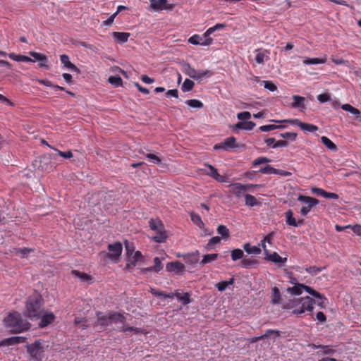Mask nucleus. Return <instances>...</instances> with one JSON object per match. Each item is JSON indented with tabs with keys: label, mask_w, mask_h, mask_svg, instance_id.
<instances>
[{
	"label": "nucleus",
	"mask_w": 361,
	"mask_h": 361,
	"mask_svg": "<svg viewBox=\"0 0 361 361\" xmlns=\"http://www.w3.org/2000/svg\"><path fill=\"white\" fill-rule=\"evenodd\" d=\"M125 317L120 313L109 312L107 314L99 313L97 314V321L95 324V328L98 331H102L104 327L116 325V330L123 331L126 334L128 332H133L134 334H139L141 330L134 327H127L124 325Z\"/></svg>",
	"instance_id": "obj_1"
},
{
	"label": "nucleus",
	"mask_w": 361,
	"mask_h": 361,
	"mask_svg": "<svg viewBox=\"0 0 361 361\" xmlns=\"http://www.w3.org/2000/svg\"><path fill=\"white\" fill-rule=\"evenodd\" d=\"M42 296L39 293H35L27 300L25 314L32 320L39 319L42 313Z\"/></svg>",
	"instance_id": "obj_2"
},
{
	"label": "nucleus",
	"mask_w": 361,
	"mask_h": 361,
	"mask_svg": "<svg viewBox=\"0 0 361 361\" xmlns=\"http://www.w3.org/2000/svg\"><path fill=\"white\" fill-rule=\"evenodd\" d=\"M4 322L5 326L13 333L22 332L30 327V324L23 320L20 314L16 312L10 313Z\"/></svg>",
	"instance_id": "obj_3"
},
{
	"label": "nucleus",
	"mask_w": 361,
	"mask_h": 361,
	"mask_svg": "<svg viewBox=\"0 0 361 361\" xmlns=\"http://www.w3.org/2000/svg\"><path fill=\"white\" fill-rule=\"evenodd\" d=\"M27 350L31 357L35 361H42L44 357V353L49 349V342L37 340L32 344L26 345Z\"/></svg>",
	"instance_id": "obj_4"
},
{
	"label": "nucleus",
	"mask_w": 361,
	"mask_h": 361,
	"mask_svg": "<svg viewBox=\"0 0 361 361\" xmlns=\"http://www.w3.org/2000/svg\"><path fill=\"white\" fill-rule=\"evenodd\" d=\"M126 250L127 255L126 267L132 269L136 266L142 264L143 257L140 251H135V247L132 243L126 242Z\"/></svg>",
	"instance_id": "obj_5"
},
{
	"label": "nucleus",
	"mask_w": 361,
	"mask_h": 361,
	"mask_svg": "<svg viewBox=\"0 0 361 361\" xmlns=\"http://www.w3.org/2000/svg\"><path fill=\"white\" fill-rule=\"evenodd\" d=\"M149 226L156 233L155 235L153 236L155 242L163 243L168 238L167 232L160 220L151 219L149 221Z\"/></svg>",
	"instance_id": "obj_6"
},
{
	"label": "nucleus",
	"mask_w": 361,
	"mask_h": 361,
	"mask_svg": "<svg viewBox=\"0 0 361 361\" xmlns=\"http://www.w3.org/2000/svg\"><path fill=\"white\" fill-rule=\"evenodd\" d=\"M182 71L185 75L195 80H201L204 77H210L213 75V73L209 70L197 71L189 63H185L183 65Z\"/></svg>",
	"instance_id": "obj_7"
},
{
	"label": "nucleus",
	"mask_w": 361,
	"mask_h": 361,
	"mask_svg": "<svg viewBox=\"0 0 361 361\" xmlns=\"http://www.w3.org/2000/svg\"><path fill=\"white\" fill-rule=\"evenodd\" d=\"M298 200L304 204L300 209L302 216H306L319 203L317 199L305 195H299Z\"/></svg>",
	"instance_id": "obj_8"
},
{
	"label": "nucleus",
	"mask_w": 361,
	"mask_h": 361,
	"mask_svg": "<svg viewBox=\"0 0 361 361\" xmlns=\"http://www.w3.org/2000/svg\"><path fill=\"white\" fill-rule=\"evenodd\" d=\"M271 121L277 123H290L293 125H296L300 127L302 130L314 133L318 130V127L313 124L305 123L301 122L298 119H285V120H272Z\"/></svg>",
	"instance_id": "obj_9"
},
{
	"label": "nucleus",
	"mask_w": 361,
	"mask_h": 361,
	"mask_svg": "<svg viewBox=\"0 0 361 361\" xmlns=\"http://www.w3.org/2000/svg\"><path fill=\"white\" fill-rule=\"evenodd\" d=\"M303 290H305L307 293H308L309 294L314 297L321 298V294L319 292L303 284H295L294 286L288 288V292H289L291 294L298 295L302 293Z\"/></svg>",
	"instance_id": "obj_10"
},
{
	"label": "nucleus",
	"mask_w": 361,
	"mask_h": 361,
	"mask_svg": "<svg viewBox=\"0 0 361 361\" xmlns=\"http://www.w3.org/2000/svg\"><path fill=\"white\" fill-rule=\"evenodd\" d=\"M108 257L114 262H118L122 253L123 247L121 243L116 242L108 246Z\"/></svg>",
	"instance_id": "obj_11"
},
{
	"label": "nucleus",
	"mask_w": 361,
	"mask_h": 361,
	"mask_svg": "<svg viewBox=\"0 0 361 361\" xmlns=\"http://www.w3.org/2000/svg\"><path fill=\"white\" fill-rule=\"evenodd\" d=\"M237 147L236 139L234 137H229L223 142L216 144L214 149L216 150L221 149L224 151H230Z\"/></svg>",
	"instance_id": "obj_12"
},
{
	"label": "nucleus",
	"mask_w": 361,
	"mask_h": 361,
	"mask_svg": "<svg viewBox=\"0 0 361 361\" xmlns=\"http://www.w3.org/2000/svg\"><path fill=\"white\" fill-rule=\"evenodd\" d=\"M150 2L151 8L155 11H160L162 10L171 11L174 8L173 4H169L168 0H149Z\"/></svg>",
	"instance_id": "obj_13"
},
{
	"label": "nucleus",
	"mask_w": 361,
	"mask_h": 361,
	"mask_svg": "<svg viewBox=\"0 0 361 361\" xmlns=\"http://www.w3.org/2000/svg\"><path fill=\"white\" fill-rule=\"evenodd\" d=\"M190 218H191L192 221L202 231L203 235H209L212 234V231L208 230L205 227L204 224L202 222L200 216L198 214H195V213H191Z\"/></svg>",
	"instance_id": "obj_14"
},
{
	"label": "nucleus",
	"mask_w": 361,
	"mask_h": 361,
	"mask_svg": "<svg viewBox=\"0 0 361 361\" xmlns=\"http://www.w3.org/2000/svg\"><path fill=\"white\" fill-rule=\"evenodd\" d=\"M255 126V123L252 121H240L231 127L233 132L237 133L238 130H251Z\"/></svg>",
	"instance_id": "obj_15"
},
{
	"label": "nucleus",
	"mask_w": 361,
	"mask_h": 361,
	"mask_svg": "<svg viewBox=\"0 0 361 361\" xmlns=\"http://www.w3.org/2000/svg\"><path fill=\"white\" fill-rule=\"evenodd\" d=\"M295 302H298V305L302 304L305 310L312 311L314 307V301L307 296L302 298H295Z\"/></svg>",
	"instance_id": "obj_16"
},
{
	"label": "nucleus",
	"mask_w": 361,
	"mask_h": 361,
	"mask_svg": "<svg viewBox=\"0 0 361 361\" xmlns=\"http://www.w3.org/2000/svg\"><path fill=\"white\" fill-rule=\"evenodd\" d=\"M184 265L178 261L168 263L166 267V269L168 271L175 274H179L182 272L184 270Z\"/></svg>",
	"instance_id": "obj_17"
},
{
	"label": "nucleus",
	"mask_w": 361,
	"mask_h": 361,
	"mask_svg": "<svg viewBox=\"0 0 361 361\" xmlns=\"http://www.w3.org/2000/svg\"><path fill=\"white\" fill-rule=\"evenodd\" d=\"M42 319L41 322L39 324L40 327H45L48 326L49 324L54 322L55 317L54 314L51 312H43L41 314Z\"/></svg>",
	"instance_id": "obj_18"
},
{
	"label": "nucleus",
	"mask_w": 361,
	"mask_h": 361,
	"mask_svg": "<svg viewBox=\"0 0 361 361\" xmlns=\"http://www.w3.org/2000/svg\"><path fill=\"white\" fill-rule=\"evenodd\" d=\"M60 60L61 63L71 70V71L75 72L77 73H80V69L73 63H72L69 60V56L66 54H62L60 56Z\"/></svg>",
	"instance_id": "obj_19"
},
{
	"label": "nucleus",
	"mask_w": 361,
	"mask_h": 361,
	"mask_svg": "<svg viewBox=\"0 0 361 361\" xmlns=\"http://www.w3.org/2000/svg\"><path fill=\"white\" fill-rule=\"evenodd\" d=\"M250 187V185H242L240 183H236L233 185L232 188L230 190V192L236 197H239L241 196L242 193L248 190Z\"/></svg>",
	"instance_id": "obj_20"
},
{
	"label": "nucleus",
	"mask_w": 361,
	"mask_h": 361,
	"mask_svg": "<svg viewBox=\"0 0 361 361\" xmlns=\"http://www.w3.org/2000/svg\"><path fill=\"white\" fill-rule=\"evenodd\" d=\"M265 259L271 261L275 264H285L287 262V257H282L278 253H268L265 256Z\"/></svg>",
	"instance_id": "obj_21"
},
{
	"label": "nucleus",
	"mask_w": 361,
	"mask_h": 361,
	"mask_svg": "<svg viewBox=\"0 0 361 361\" xmlns=\"http://www.w3.org/2000/svg\"><path fill=\"white\" fill-rule=\"evenodd\" d=\"M154 265L153 267L146 268V269H142L141 270V272L142 274H147L149 271H154L156 273H159L163 269V265H162L161 261L159 257H155L154 259Z\"/></svg>",
	"instance_id": "obj_22"
},
{
	"label": "nucleus",
	"mask_w": 361,
	"mask_h": 361,
	"mask_svg": "<svg viewBox=\"0 0 361 361\" xmlns=\"http://www.w3.org/2000/svg\"><path fill=\"white\" fill-rule=\"evenodd\" d=\"M111 35L118 43L123 44L128 41L130 34L124 32H113Z\"/></svg>",
	"instance_id": "obj_23"
},
{
	"label": "nucleus",
	"mask_w": 361,
	"mask_h": 361,
	"mask_svg": "<svg viewBox=\"0 0 361 361\" xmlns=\"http://www.w3.org/2000/svg\"><path fill=\"white\" fill-rule=\"evenodd\" d=\"M259 171L262 173H274V174H279L281 176H289L290 173L283 171V170H278L276 169L272 168L270 166H266L265 167H262L259 169Z\"/></svg>",
	"instance_id": "obj_24"
},
{
	"label": "nucleus",
	"mask_w": 361,
	"mask_h": 361,
	"mask_svg": "<svg viewBox=\"0 0 361 361\" xmlns=\"http://www.w3.org/2000/svg\"><path fill=\"white\" fill-rule=\"evenodd\" d=\"M341 108L343 110L346 111L354 115L357 120L360 121H361V111L358 109L353 106L349 104H343Z\"/></svg>",
	"instance_id": "obj_25"
},
{
	"label": "nucleus",
	"mask_w": 361,
	"mask_h": 361,
	"mask_svg": "<svg viewBox=\"0 0 361 361\" xmlns=\"http://www.w3.org/2000/svg\"><path fill=\"white\" fill-rule=\"evenodd\" d=\"M293 102L291 104V106L295 109H301L302 110L305 109V106L304 104L305 97L293 95Z\"/></svg>",
	"instance_id": "obj_26"
},
{
	"label": "nucleus",
	"mask_w": 361,
	"mask_h": 361,
	"mask_svg": "<svg viewBox=\"0 0 361 361\" xmlns=\"http://www.w3.org/2000/svg\"><path fill=\"white\" fill-rule=\"evenodd\" d=\"M25 341V338L22 336H13L9 338L3 340L0 345H12L16 343H22Z\"/></svg>",
	"instance_id": "obj_27"
},
{
	"label": "nucleus",
	"mask_w": 361,
	"mask_h": 361,
	"mask_svg": "<svg viewBox=\"0 0 361 361\" xmlns=\"http://www.w3.org/2000/svg\"><path fill=\"white\" fill-rule=\"evenodd\" d=\"M288 307L292 309L293 312L297 314H302L305 311L302 304L298 305V302H295V299L289 302Z\"/></svg>",
	"instance_id": "obj_28"
},
{
	"label": "nucleus",
	"mask_w": 361,
	"mask_h": 361,
	"mask_svg": "<svg viewBox=\"0 0 361 361\" xmlns=\"http://www.w3.org/2000/svg\"><path fill=\"white\" fill-rule=\"evenodd\" d=\"M8 57L18 62H35L31 58L21 54H16L15 53L8 54Z\"/></svg>",
	"instance_id": "obj_29"
},
{
	"label": "nucleus",
	"mask_w": 361,
	"mask_h": 361,
	"mask_svg": "<svg viewBox=\"0 0 361 361\" xmlns=\"http://www.w3.org/2000/svg\"><path fill=\"white\" fill-rule=\"evenodd\" d=\"M279 336V331L274 330H268L264 335L258 337H252L250 338V342L254 343L263 338H276Z\"/></svg>",
	"instance_id": "obj_30"
},
{
	"label": "nucleus",
	"mask_w": 361,
	"mask_h": 361,
	"mask_svg": "<svg viewBox=\"0 0 361 361\" xmlns=\"http://www.w3.org/2000/svg\"><path fill=\"white\" fill-rule=\"evenodd\" d=\"M286 223L287 224L297 227L299 224H302V221H300L298 223L296 221L295 219L293 217V212L292 210L289 209L285 213Z\"/></svg>",
	"instance_id": "obj_31"
},
{
	"label": "nucleus",
	"mask_w": 361,
	"mask_h": 361,
	"mask_svg": "<svg viewBox=\"0 0 361 361\" xmlns=\"http://www.w3.org/2000/svg\"><path fill=\"white\" fill-rule=\"evenodd\" d=\"M219 255L216 253L207 254L202 256V259L200 262V265L204 266L207 264L211 263L216 260Z\"/></svg>",
	"instance_id": "obj_32"
},
{
	"label": "nucleus",
	"mask_w": 361,
	"mask_h": 361,
	"mask_svg": "<svg viewBox=\"0 0 361 361\" xmlns=\"http://www.w3.org/2000/svg\"><path fill=\"white\" fill-rule=\"evenodd\" d=\"M209 171L207 172V173L210 176H212V178H214V179H216V180H218L219 182H221V183L226 182V177L219 175L217 173L216 170L215 169H214L212 166H209Z\"/></svg>",
	"instance_id": "obj_33"
},
{
	"label": "nucleus",
	"mask_w": 361,
	"mask_h": 361,
	"mask_svg": "<svg viewBox=\"0 0 361 361\" xmlns=\"http://www.w3.org/2000/svg\"><path fill=\"white\" fill-rule=\"evenodd\" d=\"M245 251L248 254L259 255L261 253V249L257 246H252L249 243L243 245Z\"/></svg>",
	"instance_id": "obj_34"
},
{
	"label": "nucleus",
	"mask_w": 361,
	"mask_h": 361,
	"mask_svg": "<svg viewBox=\"0 0 361 361\" xmlns=\"http://www.w3.org/2000/svg\"><path fill=\"white\" fill-rule=\"evenodd\" d=\"M326 58H324V59H320V58L310 59V58H306L303 61V63L305 65H315V64H322V63H326Z\"/></svg>",
	"instance_id": "obj_35"
},
{
	"label": "nucleus",
	"mask_w": 361,
	"mask_h": 361,
	"mask_svg": "<svg viewBox=\"0 0 361 361\" xmlns=\"http://www.w3.org/2000/svg\"><path fill=\"white\" fill-rule=\"evenodd\" d=\"M271 243V234H269L264 238V239L261 242V246L264 250L265 256L269 253L267 247V245H270Z\"/></svg>",
	"instance_id": "obj_36"
},
{
	"label": "nucleus",
	"mask_w": 361,
	"mask_h": 361,
	"mask_svg": "<svg viewBox=\"0 0 361 361\" xmlns=\"http://www.w3.org/2000/svg\"><path fill=\"white\" fill-rule=\"evenodd\" d=\"M217 233L219 234L223 239L227 240L229 238L230 232L229 230L226 228V226L224 225H220L217 228Z\"/></svg>",
	"instance_id": "obj_37"
},
{
	"label": "nucleus",
	"mask_w": 361,
	"mask_h": 361,
	"mask_svg": "<svg viewBox=\"0 0 361 361\" xmlns=\"http://www.w3.org/2000/svg\"><path fill=\"white\" fill-rule=\"evenodd\" d=\"M322 142L330 150L335 151L337 147L336 145L327 137L322 136L321 137Z\"/></svg>",
	"instance_id": "obj_38"
},
{
	"label": "nucleus",
	"mask_w": 361,
	"mask_h": 361,
	"mask_svg": "<svg viewBox=\"0 0 361 361\" xmlns=\"http://www.w3.org/2000/svg\"><path fill=\"white\" fill-rule=\"evenodd\" d=\"M195 85V83L192 80L190 79H185L182 85L181 90L184 92H189L192 90Z\"/></svg>",
	"instance_id": "obj_39"
},
{
	"label": "nucleus",
	"mask_w": 361,
	"mask_h": 361,
	"mask_svg": "<svg viewBox=\"0 0 361 361\" xmlns=\"http://www.w3.org/2000/svg\"><path fill=\"white\" fill-rule=\"evenodd\" d=\"M173 297L176 296L177 299L180 301L183 305H186L190 302V296L188 293L181 295L179 293L173 294Z\"/></svg>",
	"instance_id": "obj_40"
},
{
	"label": "nucleus",
	"mask_w": 361,
	"mask_h": 361,
	"mask_svg": "<svg viewBox=\"0 0 361 361\" xmlns=\"http://www.w3.org/2000/svg\"><path fill=\"white\" fill-rule=\"evenodd\" d=\"M185 103L190 107H192V108H197V109H201L203 107V103L198 100V99H188L185 102Z\"/></svg>",
	"instance_id": "obj_41"
},
{
	"label": "nucleus",
	"mask_w": 361,
	"mask_h": 361,
	"mask_svg": "<svg viewBox=\"0 0 361 361\" xmlns=\"http://www.w3.org/2000/svg\"><path fill=\"white\" fill-rule=\"evenodd\" d=\"M284 128V126H279V125L270 124V125H264V126H260L259 130L262 132H269V131H271V130H276L278 128Z\"/></svg>",
	"instance_id": "obj_42"
},
{
	"label": "nucleus",
	"mask_w": 361,
	"mask_h": 361,
	"mask_svg": "<svg viewBox=\"0 0 361 361\" xmlns=\"http://www.w3.org/2000/svg\"><path fill=\"white\" fill-rule=\"evenodd\" d=\"M231 255L232 260L236 261L241 259L243 257L244 253L243 251L240 249H235L231 251Z\"/></svg>",
	"instance_id": "obj_43"
},
{
	"label": "nucleus",
	"mask_w": 361,
	"mask_h": 361,
	"mask_svg": "<svg viewBox=\"0 0 361 361\" xmlns=\"http://www.w3.org/2000/svg\"><path fill=\"white\" fill-rule=\"evenodd\" d=\"M280 298H281L280 292L277 288L274 287L272 289L271 302L274 304H277L279 302Z\"/></svg>",
	"instance_id": "obj_44"
},
{
	"label": "nucleus",
	"mask_w": 361,
	"mask_h": 361,
	"mask_svg": "<svg viewBox=\"0 0 361 361\" xmlns=\"http://www.w3.org/2000/svg\"><path fill=\"white\" fill-rule=\"evenodd\" d=\"M233 279H231L229 281H221V282L218 283L216 285V286L217 289L221 292V291H224L228 287V286L233 284Z\"/></svg>",
	"instance_id": "obj_45"
},
{
	"label": "nucleus",
	"mask_w": 361,
	"mask_h": 361,
	"mask_svg": "<svg viewBox=\"0 0 361 361\" xmlns=\"http://www.w3.org/2000/svg\"><path fill=\"white\" fill-rule=\"evenodd\" d=\"M108 81L111 85L118 87L122 85V79L119 76H110L108 79Z\"/></svg>",
	"instance_id": "obj_46"
},
{
	"label": "nucleus",
	"mask_w": 361,
	"mask_h": 361,
	"mask_svg": "<svg viewBox=\"0 0 361 361\" xmlns=\"http://www.w3.org/2000/svg\"><path fill=\"white\" fill-rule=\"evenodd\" d=\"M279 136L283 139L290 140V141H294L297 137V133L286 132V133H281L279 135Z\"/></svg>",
	"instance_id": "obj_47"
},
{
	"label": "nucleus",
	"mask_w": 361,
	"mask_h": 361,
	"mask_svg": "<svg viewBox=\"0 0 361 361\" xmlns=\"http://www.w3.org/2000/svg\"><path fill=\"white\" fill-rule=\"evenodd\" d=\"M198 254L199 252H196V253L188 255L187 256L185 257V259L187 262H189L190 264H195L198 261V259L197 257Z\"/></svg>",
	"instance_id": "obj_48"
},
{
	"label": "nucleus",
	"mask_w": 361,
	"mask_h": 361,
	"mask_svg": "<svg viewBox=\"0 0 361 361\" xmlns=\"http://www.w3.org/2000/svg\"><path fill=\"white\" fill-rule=\"evenodd\" d=\"M55 154H53L54 156L59 155L63 158H71L73 157V153L71 151H67V152H61L58 149H54Z\"/></svg>",
	"instance_id": "obj_49"
},
{
	"label": "nucleus",
	"mask_w": 361,
	"mask_h": 361,
	"mask_svg": "<svg viewBox=\"0 0 361 361\" xmlns=\"http://www.w3.org/2000/svg\"><path fill=\"white\" fill-rule=\"evenodd\" d=\"M202 37L198 35H194L188 39V42L194 45H200Z\"/></svg>",
	"instance_id": "obj_50"
},
{
	"label": "nucleus",
	"mask_w": 361,
	"mask_h": 361,
	"mask_svg": "<svg viewBox=\"0 0 361 361\" xmlns=\"http://www.w3.org/2000/svg\"><path fill=\"white\" fill-rule=\"evenodd\" d=\"M42 59L39 60V68H43L46 70H49V67L48 66V59L46 55L43 54L42 55Z\"/></svg>",
	"instance_id": "obj_51"
},
{
	"label": "nucleus",
	"mask_w": 361,
	"mask_h": 361,
	"mask_svg": "<svg viewBox=\"0 0 361 361\" xmlns=\"http://www.w3.org/2000/svg\"><path fill=\"white\" fill-rule=\"evenodd\" d=\"M265 89L269 90L271 92H274L277 90L276 85H275L271 81H262Z\"/></svg>",
	"instance_id": "obj_52"
},
{
	"label": "nucleus",
	"mask_w": 361,
	"mask_h": 361,
	"mask_svg": "<svg viewBox=\"0 0 361 361\" xmlns=\"http://www.w3.org/2000/svg\"><path fill=\"white\" fill-rule=\"evenodd\" d=\"M257 201L254 196L250 195H245V204L247 206H254L256 204Z\"/></svg>",
	"instance_id": "obj_53"
},
{
	"label": "nucleus",
	"mask_w": 361,
	"mask_h": 361,
	"mask_svg": "<svg viewBox=\"0 0 361 361\" xmlns=\"http://www.w3.org/2000/svg\"><path fill=\"white\" fill-rule=\"evenodd\" d=\"M251 117V114L249 111H243L240 112L237 114V118L239 120L244 121L250 119Z\"/></svg>",
	"instance_id": "obj_54"
},
{
	"label": "nucleus",
	"mask_w": 361,
	"mask_h": 361,
	"mask_svg": "<svg viewBox=\"0 0 361 361\" xmlns=\"http://www.w3.org/2000/svg\"><path fill=\"white\" fill-rule=\"evenodd\" d=\"M32 251V250L31 249H27V248L18 249V250H16V255L20 257H24L27 256Z\"/></svg>",
	"instance_id": "obj_55"
},
{
	"label": "nucleus",
	"mask_w": 361,
	"mask_h": 361,
	"mask_svg": "<svg viewBox=\"0 0 361 361\" xmlns=\"http://www.w3.org/2000/svg\"><path fill=\"white\" fill-rule=\"evenodd\" d=\"M317 99L321 103H324L331 100L330 95L326 93L319 94Z\"/></svg>",
	"instance_id": "obj_56"
},
{
	"label": "nucleus",
	"mask_w": 361,
	"mask_h": 361,
	"mask_svg": "<svg viewBox=\"0 0 361 361\" xmlns=\"http://www.w3.org/2000/svg\"><path fill=\"white\" fill-rule=\"evenodd\" d=\"M322 268L317 267H310L306 269V271L312 275H316L318 273H319L322 271Z\"/></svg>",
	"instance_id": "obj_57"
},
{
	"label": "nucleus",
	"mask_w": 361,
	"mask_h": 361,
	"mask_svg": "<svg viewBox=\"0 0 361 361\" xmlns=\"http://www.w3.org/2000/svg\"><path fill=\"white\" fill-rule=\"evenodd\" d=\"M72 274L75 276L79 277L82 281H87L90 279V276H87V274H81L77 271H73Z\"/></svg>",
	"instance_id": "obj_58"
},
{
	"label": "nucleus",
	"mask_w": 361,
	"mask_h": 361,
	"mask_svg": "<svg viewBox=\"0 0 361 361\" xmlns=\"http://www.w3.org/2000/svg\"><path fill=\"white\" fill-rule=\"evenodd\" d=\"M221 237H219V236H214V237H212L208 242V244H207V246H212L213 245H215V244H218L220 243L221 241Z\"/></svg>",
	"instance_id": "obj_59"
},
{
	"label": "nucleus",
	"mask_w": 361,
	"mask_h": 361,
	"mask_svg": "<svg viewBox=\"0 0 361 361\" xmlns=\"http://www.w3.org/2000/svg\"><path fill=\"white\" fill-rule=\"evenodd\" d=\"M314 298L317 299V303L319 307H324L325 306L326 299L322 295H321V298H319V297H314Z\"/></svg>",
	"instance_id": "obj_60"
},
{
	"label": "nucleus",
	"mask_w": 361,
	"mask_h": 361,
	"mask_svg": "<svg viewBox=\"0 0 361 361\" xmlns=\"http://www.w3.org/2000/svg\"><path fill=\"white\" fill-rule=\"evenodd\" d=\"M30 55L34 58V61H39L42 58V55L43 54H41V53H38V52H35V51H30L29 52Z\"/></svg>",
	"instance_id": "obj_61"
},
{
	"label": "nucleus",
	"mask_w": 361,
	"mask_h": 361,
	"mask_svg": "<svg viewBox=\"0 0 361 361\" xmlns=\"http://www.w3.org/2000/svg\"><path fill=\"white\" fill-rule=\"evenodd\" d=\"M264 56H265L264 54L261 53V52L258 53L255 57L256 62L259 64L263 63L264 61Z\"/></svg>",
	"instance_id": "obj_62"
},
{
	"label": "nucleus",
	"mask_w": 361,
	"mask_h": 361,
	"mask_svg": "<svg viewBox=\"0 0 361 361\" xmlns=\"http://www.w3.org/2000/svg\"><path fill=\"white\" fill-rule=\"evenodd\" d=\"M312 193L318 195H321L323 197H324L325 191L323 189L318 188H312L311 189Z\"/></svg>",
	"instance_id": "obj_63"
},
{
	"label": "nucleus",
	"mask_w": 361,
	"mask_h": 361,
	"mask_svg": "<svg viewBox=\"0 0 361 361\" xmlns=\"http://www.w3.org/2000/svg\"><path fill=\"white\" fill-rule=\"evenodd\" d=\"M287 145H288V142L286 140H278L272 146V148L286 147Z\"/></svg>",
	"instance_id": "obj_64"
}]
</instances>
